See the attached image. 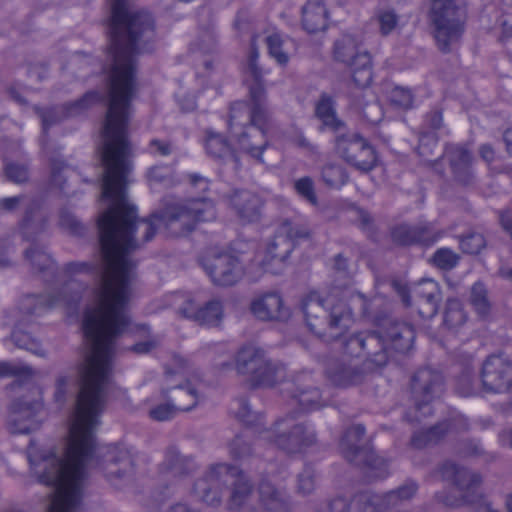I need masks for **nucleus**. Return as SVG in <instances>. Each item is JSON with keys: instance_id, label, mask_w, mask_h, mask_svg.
I'll return each instance as SVG.
<instances>
[{"instance_id": "1", "label": "nucleus", "mask_w": 512, "mask_h": 512, "mask_svg": "<svg viewBox=\"0 0 512 512\" xmlns=\"http://www.w3.org/2000/svg\"><path fill=\"white\" fill-rule=\"evenodd\" d=\"M100 274L95 302L87 308L82 324L88 347L78 366L79 391L67 443L60 453L28 451L33 474L40 483L54 488L48 512L80 511L87 469L94 463L115 486L129 481L134 472L129 450L118 446L96 449L94 432L105 406L116 339L125 331L132 334L136 343L129 349L135 354L151 352L159 339L147 325L132 324L128 314L136 274L106 266Z\"/></svg>"}, {"instance_id": "2", "label": "nucleus", "mask_w": 512, "mask_h": 512, "mask_svg": "<svg viewBox=\"0 0 512 512\" xmlns=\"http://www.w3.org/2000/svg\"><path fill=\"white\" fill-rule=\"evenodd\" d=\"M108 108L101 132L100 155L104 167L101 198L110 201L98 217L103 266L135 274L131 254L150 241L160 225L179 237L192 232L198 223L215 218V207L207 198L167 203L159 214L139 219L126 199L130 171L127 127L131 102L137 91V54L154 39L153 19L109 20Z\"/></svg>"}, {"instance_id": "3", "label": "nucleus", "mask_w": 512, "mask_h": 512, "mask_svg": "<svg viewBox=\"0 0 512 512\" xmlns=\"http://www.w3.org/2000/svg\"><path fill=\"white\" fill-rule=\"evenodd\" d=\"M335 272L342 280L334 284L326 296L310 292L302 300V311L308 329L325 341H333L345 334L353 323V312L347 300L359 302L365 310L366 300L359 293L348 290L352 273L347 260L338 254L334 258Z\"/></svg>"}, {"instance_id": "4", "label": "nucleus", "mask_w": 512, "mask_h": 512, "mask_svg": "<svg viewBox=\"0 0 512 512\" xmlns=\"http://www.w3.org/2000/svg\"><path fill=\"white\" fill-rule=\"evenodd\" d=\"M258 52L252 43L247 63V72L253 78L250 86L251 107L245 102H235L230 107L228 128L239 149L251 157L261 160L268 146L266 129L270 113L266 106V94L261 82L262 71L257 65Z\"/></svg>"}, {"instance_id": "5", "label": "nucleus", "mask_w": 512, "mask_h": 512, "mask_svg": "<svg viewBox=\"0 0 512 512\" xmlns=\"http://www.w3.org/2000/svg\"><path fill=\"white\" fill-rule=\"evenodd\" d=\"M82 286L75 280L65 283L62 290L57 295L52 296H35L26 297L21 303V311L24 318L21 319L11 334L12 341L21 349H25L37 356L45 357L46 353L41 345L32 338L28 333L22 330V326L33 315H40L46 309L55 306L71 307L80 300Z\"/></svg>"}, {"instance_id": "6", "label": "nucleus", "mask_w": 512, "mask_h": 512, "mask_svg": "<svg viewBox=\"0 0 512 512\" xmlns=\"http://www.w3.org/2000/svg\"><path fill=\"white\" fill-rule=\"evenodd\" d=\"M428 18L438 48L450 52L464 32L465 13L461 0H431Z\"/></svg>"}, {"instance_id": "7", "label": "nucleus", "mask_w": 512, "mask_h": 512, "mask_svg": "<svg viewBox=\"0 0 512 512\" xmlns=\"http://www.w3.org/2000/svg\"><path fill=\"white\" fill-rule=\"evenodd\" d=\"M309 236L310 230L306 225L289 219L283 220L259 262L262 272L280 274L295 245L301 240L308 239Z\"/></svg>"}, {"instance_id": "8", "label": "nucleus", "mask_w": 512, "mask_h": 512, "mask_svg": "<svg viewBox=\"0 0 512 512\" xmlns=\"http://www.w3.org/2000/svg\"><path fill=\"white\" fill-rule=\"evenodd\" d=\"M235 368L253 387H270L285 376L284 367L269 359L265 352L256 346H243L236 354Z\"/></svg>"}, {"instance_id": "9", "label": "nucleus", "mask_w": 512, "mask_h": 512, "mask_svg": "<svg viewBox=\"0 0 512 512\" xmlns=\"http://www.w3.org/2000/svg\"><path fill=\"white\" fill-rule=\"evenodd\" d=\"M334 60L349 68L353 83L364 89L372 82L373 64L370 52L351 34H343L334 42Z\"/></svg>"}, {"instance_id": "10", "label": "nucleus", "mask_w": 512, "mask_h": 512, "mask_svg": "<svg viewBox=\"0 0 512 512\" xmlns=\"http://www.w3.org/2000/svg\"><path fill=\"white\" fill-rule=\"evenodd\" d=\"M438 472L444 480L451 481L460 493L459 497H450L445 492H439L435 495L439 503L455 507L465 503H475L481 498L482 477L480 474L451 461L443 462L439 466Z\"/></svg>"}, {"instance_id": "11", "label": "nucleus", "mask_w": 512, "mask_h": 512, "mask_svg": "<svg viewBox=\"0 0 512 512\" xmlns=\"http://www.w3.org/2000/svg\"><path fill=\"white\" fill-rule=\"evenodd\" d=\"M264 440L273 443L287 454L302 453L316 443L314 430L304 422H295L292 416L277 421L264 431Z\"/></svg>"}, {"instance_id": "12", "label": "nucleus", "mask_w": 512, "mask_h": 512, "mask_svg": "<svg viewBox=\"0 0 512 512\" xmlns=\"http://www.w3.org/2000/svg\"><path fill=\"white\" fill-rule=\"evenodd\" d=\"M188 361L180 356L173 359V367L165 373L162 398L171 401L179 412L190 411L199 402L196 388L186 379Z\"/></svg>"}, {"instance_id": "13", "label": "nucleus", "mask_w": 512, "mask_h": 512, "mask_svg": "<svg viewBox=\"0 0 512 512\" xmlns=\"http://www.w3.org/2000/svg\"><path fill=\"white\" fill-rule=\"evenodd\" d=\"M237 473L235 466L228 463L211 465L199 477L192 488V495L201 503L210 507H219L224 493L231 482V476Z\"/></svg>"}, {"instance_id": "14", "label": "nucleus", "mask_w": 512, "mask_h": 512, "mask_svg": "<svg viewBox=\"0 0 512 512\" xmlns=\"http://www.w3.org/2000/svg\"><path fill=\"white\" fill-rule=\"evenodd\" d=\"M201 264L212 283L220 287L234 286L245 274L244 260L232 252L212 253Z\"/></svg>"}, {"instance_id": "15", "label": "nucleus", "mask_w": 512, "mask_h": 512, "mask_svg": "<svg viewBox=\"0 0 512 512\" xmlns=\"http://www.w3.org/2000/svg\"><path fill=\"white\" fill-rule=\"evenodd\" d=\"M336 150L341 158L360 172H369L376 165V153L370 143L357 133L336 137Z\"/></svg>"}, {"instance_id": "16", "label": "nucleus", "mask_w": 512, "mask_h": 512, "mask_svg": "<svg viewBox=\"0 0 512 512\" xmlns=\"http://www.w3.org/2000/svg\"><path fill=\"white\" fill-rule=\"evenodd\" d=\"M441 373L431 368L419 369L412 378L411 393L415 409L421 416L432 413L430 403L443 391Z\"/></svg>"}, {"instance_id": "17", "label": "nucleus", "mask_w": 512, "mask_h": 512, "mask_svg": "<svg viewBox=\"0 0 512 512\" xmlns=\"http://www.w3.org/2000/svg\"><path fill=\"white\" fill-rule=\"evenodd\" d=\"M482 387L488 392L501 393L512 387V362L499 356H491L483 363Z\"/></svg>"}, {"instance_id": "18", "label": "nucleus", "mask_w": 512, "mask_h": 512, "mask_svg": "<svg viewBox=\"0 0 512 512\" xmlns=\"http://www.w3.org/2000/svg\"><path fill=\"white\" fill-rule=\"evenodd\" d=\"M258 512H292V499L284 486L264 476L258 483Z\"/></svg>"}, {"instance_id": "19", "label": "nucleus", "mask_w": 512, "mask_h": 512, "mask_svg": "<svg viewBox=\"0 0 512 512\" xmlns=\"http://www.w3.org/2000/svg\"><path fill=\"white\" fill-rule=\"evenodd\" d=\"M42 404L39 401L18 400L13 403L9 420L10 431L26 434L39 429L42 423Z\"/></svg>"}, {"instance_id": "20", "label": "nucleus", "mask_w": 512, "mask_h": 512, "mask_svg": "<svg viewBox=\"0 0 512 512\" xmlns=\"http://www.w3.org/2000/svg\"><path fill=\"white\" fill-rule=\"evenodd\" d=\"M251 313L261 321H284L290 316L281 295L266 292L255 296L250 303Z\"/></svg>"}, {"instance_id": "21", "label": "nucleus", "mask_w": 512, "mask_h": 512, "mask_svg": "<svg viewBox=\"0 0 512 512\" xmlns=\"http://www.w3.org/2000/svg\"><path fill=\"white\" fill-rule=\"evenodd\" d=\"M383 344L380 336L375 332H361L351 335L343 345L344 353L352 357H360L362 355L373 356L372 359L378 364L386 362L385 353H380Z\"/></svg>"}, {"instance_id": "22", "label": "nucleus", "mask_w": 512, "mask_h": 512, "mask_svg": "<svg viewBox=\"0 0 512 512\" xmlns=\"http://www.w3.org/2000/svg\"><path fill=\"white\" fill-rule=\"evenodd\" d=\"M414 303L419 315L424 319L436 315L441 301V292L437 282L432 279H423L413 287Z\"/></svg>"}, {"instance_id": "23", "label": "nucleus", "mask_w": 512, "mask_h": 512, "mask_svg": "<svg viewBox=\"0 0 512 512\" xmlns=\"http://www.w3.org/2000/svg\"><path fill=\"white\" fill-rule=\"evenodd\" d=\"M380 501L379 496L365 492L351 499L335 498L318 512H383L379 507Z\"/></svg>"}, {"instance_id": "24", "label": "nucleus", "mask_w": 512, "mask_h": 512, "mask_svg": "<svg viewBox=\"0 0 512 512\" xmlns=\"http://www.w3.org/2000/svg\"><path fill=\"white\" fill-rule=\"evenodd\" d=\"M392 239L396 244L408 246L413 244H433L441 233L431 224L407 225L401 224L392 230Z\"/></svg>"}, {"instance_id": "25", "label": "nucleus", "mask_w": 512, "mask_h": 512, "mask_svg": "<svg viewBox=\"0 0 512 512\" xmlns=\"http://www.w3.org/2000/svg\"><path fill=\"white\" fill-rule=\"evenodd\" d=\"M227 201L243 223L256 222L261 217V198L247 190H237L228 195Z\"/></svg>"}, {"instance_id": "26", "label": "nucleus", "mask_w": 512, "mask_h": 512, "mask_svg": "<svg viewBox=\"0 0 512 512\" xmlns=\"http://www.w3.org/2000/svg\"><path fill=\"white\" fill-rule=\"evenodd\" d=\"M179 313L199 324L216 325L222 319L223 305L214 299L200 306L193 299H187L179 308Z\"/></svg>"}, {"instance_id": "27", "label": "nucleus", "mask_w": 512, "mask_h": 512, "mask_svg": "<svg viewBox=\"0 0 512 512\" xmlns=\"http://www.w3.org/2000/svg\"><path fill=\"white\" fill-rule=\"evenodd\" d=\"M414 338L415 331L410 324L397 321L390 322L384 331V335L380 337L383 344L380 352L385 350L388 345L397 352H407L411 349Z\"/></svg>"}, {"instance_id": "28", "label": "nucleus", "mask_w": 512, "mask_h": 512, "mask_svg": "<svg viewBox=\"0 0 512 512\" xmlns=\"http://www.w3.org/2000/svg\"><path fill=\"white\" fill-rule=\"evenodd\" d=\"M328 378L337 386L347 387L360 383L363 372L357 364L343 359L331 360L326 368Z\"/></svg>"}, {"instance_id": "29", "label": "nucleus", "mask_w": 512, "mask_h": 512, "mask_svg": "<svg viewBox=\"0 0 512 512\" xmlns=\"http://www.w3.org/2000/svg\"><path fill=\"white\" fill-rule=\"evenodd\" d=\"M364 434L365 428L358 424L348 428L341 438V453L350 463L360 464L362 455L370 449L362 443Z\"/></svg>"}, {"instance_id": "30", "label": "nucleus", "mask_w": 512, "mask_h": 512, "mask_svg": "<svg viewBox=\"0 0 512 512\" xmlns=\"http://www.w3.org/2000/svg\"><path fill=\"white\" fill-rule=\"evenodd\" d=\"M445 155L457 181L464 185L470 184L473 179L470 152L462 146L449 145L446 148Z\"/></svg>"}, {"instance_id": "31", "label": "nucleus", "mask_w": 512, "mask_h": 512, "mask_svg": "<svg viewBox=\"0 0 512 512\" xmlns=\"http://www.w3.org/2000/svg\"><path fill=\"white\" fill-rule=\"evenodd\" d=\"M292 405H298L301 410L308 411L320 406V392L313 387L310 375L298 376L294 382Z\"/></svg>"}, {"instance_id": "32", "label": "nucleus", "mask_w": 512, "mask_h": 512, "mask_svg": "<svg viewBox=\"0 0 512 512\" xmlns=\"http://www.w3.org/2000/svg\"><path fill=\"white\" fill-rule=\"evenodd\" d=\"M328 18V11L323 0H308L302 8V26L308 33L325 30Z\"/></svg>"}, {"instance_id": "33", "label": "nucleus", "mask_w": 512, "mask_h": 512, "mask_svg": "<svg viewBox=\"0 0 512 512\" xmlns=\"http://www.w3.org/2000/svg\"><path fill=\"white\" fill-rule=\"evenodd\" d=\"M237 473L231 476V487L228 497V508L230 510H239L243 507L253 493V485L245 473L235 466Z\"/></svg>"}, {"instance_id": "34", "label": "nucleus", "mask_w": 512, "mask_h": 512, "mask_svg": "<svg viewBox=\"0 0 512 512\" xmlns=\"http://www.w3.org/2000/svg\"><path fill=\"white\" fill-rule=\"evenodd\" d=\"M162 468L174 477L188 475L196 470V463L190 456L183 455L176 447H169L165 453Z\"/></svg>"}, {"instance_id": "35", "label": "nucleus", "mask_w": 512, "mask_h": 512, "mask_svg": "<svg viewBox=\"0 0 512 512\" xmlns=\"http://www.w3.org/2000/svg\"><path fill=\"white\" fill-rule=\"evenodd\" d=\"M456 421V419L449 420L447 422L440 423L429 430L415 433L411 439L412 446L420 449L426 445L437 443L450 430L467 428V424L463 420H459L461 422V427L458 428Z\"/></svg>"}, {"instance_id": "36", "label": "nucleus", "mask_w": 512, "mask_h": 512, "mask_svg": "<svg viewBox=\"0 0 512 512\" xmlns=\"http://www.w3.org/2000/svg\"><path fill=\"white\" fill-rule=\"evenodd\" d=\"M45 216L40 211L38 203H32L25 210V215L20 223L22 236L27 241H34L36 236L45 228Z\"/></svg>"}, {"instance_id": "37", "label": "nucleus", "mask_w": 512, "mask_h": 512, "mask_svg": "<svg viewBox=\"0 0 512 512\" xmlns=\"http://www.w3.org/2000/svg\"><path fill=\"white\" fill-rule=\"evenodd\" d=\"M361 458L362 462L355 465L363 468L368 477L380 479L389 474L387 461L375 455L371 449L362 455Z\"/></svg>"}, {"instance_id": "38", "label": "nucleus", "mask_w": 512, "mask_h": 512, "mask_svg": "<svg viewBox=\"0 0 512 512\" xmlns=\"http://www.w3.org/2000/svg\"><path fill=\"white\" fill-rule=\"evenodd\" d=\"M316 115L322 121L323 125L334 130L340 131L344 127V123L336 116L332 99L323 95L316 105Z\"/></svg>"}, {"instance_id": "39", "label": "nucleus", "mask_w": 512, "mask_h": 512, "mask_svg": "<svg viewBox=\"0 0 512 512\" xmlns=\"http://www.w3.org/2000/svg\"><path fill=\"white\" fill-rule=\"evenodd\" d=\"M418 485L414 481H406L397 489L387 492L382 501L387 508L397 507L398 505L411 500L417 493Z\"/></svg>"}, {"instance_id": "40", "label": "nucleus", "mask_w": 512, "mask_h": 512, "mask_svg": "<svg viewBox=\"0 0 512 512\" xmlns=\"http://www.w3.org/2000/svg\"><path fill=\"white\" fill-rule=\"evenodd\" d=\"M236 417L246 426L253 427L259 434V437L264 440V431L269 428L264 427L263 416L259 413L253 412L246 400H240L238 402Z\"/></svg>"}, {"instance_id": "41", "label": "nucleus", "mask_w": 512, "mask_h": 512, "mask_svg": "<svg viewBox=\"0 0 512 512\" xmlns=\"http://www.w3.org/2000/svg\"><path fill=\"white\" fill-rule=\"evenodd\" d=\"M467 316L462 303L457 299H448L444 311V325L450 330H457L466 322Z\"/></svg>"}, {"instance_id": "42", "label": "nucleus", "mask_w": 512, "mask_h": 512, "mask_svg": "<svg viewBox=\"0 0 512 512\" xmlns=\"http://www.w3.org/2000/svg\"><path fill=\"white\" fill-rule=\"evenodd\" d=\"M346 170L339 164L327 163L321 170V179L330 188L339 189L348 181Z\"/></svg>"}, {"instance_id": "43", "label": "nucleus", "mask_w": 512, "mask_h": 512, "mask_svg": "<svg viewBox=\"0 0 512 512\" xmlns=\"http://www.w3.org/2000/svg\"><path fill=\"white\" fill-rule=\"evenodd\" d=\"M470 303L480 316H486L491 308L488 298V290L481 282H476L471 287Z\"/></svg>"}, {"instance_id": "44", "label": "nucleus", "mask_w": 512, "mask_h": 512, "mask_svg": "<svg viewBox=\"0 0 512 512\" xmlns=\"http://www.w3.org/2000/svg\"><path fill=\"white\" fill-rule=\"evenodd\" d=\"M205 147L207 153L215 158H224L231 154L227 140L218 133L209 132L207 134Z\"/></svg>"}, {"instance_id": "45", "label": "nucleus", "mask_w": 512, "mask_h": 512, "mask_svg": "<svg viewBox=\"0 0 512 512\" xmlns=\"http://www.w3.org/2000/svg\"><path fill=\"white\" fill-rule=\"evenodd\" d=\"M24 256L31 265L40 272L50 270L54 267V262L50 255L38 247H31L27 249Z\"/></svg>"}, {"instance_id": "46", "label": "nucleus", "mask_w": 512, "mask_h": 512, "mask_svg": "<svg viewBox=\"0 0 512 512\" xmlns=\"http://www.w3.org/2000/svg\"><path fill=\"white\" fill-rule=\"evenodd\" d=\"M179 411L174 404L163 398V401L150 407L148 416L150 419L158 422L169 421L173 419Z\"/></svg>"}, {"instance_id": "47", "label": "nucleus", "mask_w": 512, "mask_h": 512, "mask_svg": "<svg viewBox=\"0 0 512 512\" xmlns=\"http://www.w3.org/2000/svg\"><path fill=\"white\" fill-rule=\"evenodd\" d=\"M268 51L271 57H273L280 65L287 64L289 57L284 49L285 40L278 33H273L266 38Z\"/></svg>"}, {"instance_id": "48", "label": "nucleus", "mask_w": 512, "mask_h": 512, "mask_svg": "<svg viewBox=\"0 0 512 512\" xmlns=\"http://www.w3.org/2000/svg\"><path fill=\"white\" fill-rule=\"evenodd\" d=\"M479 388L474 373L466 368L457 378L456 391L464 397L477 394Z\"/></svg>"}, {"instance_id": "49", "label": "nucleus", "mask_w": 512, "mask_h": 512, "mask_svg": "<svg viewBox=\"0 0 512 512\" xmlns=\"http://www.w3.org/2000/svg\"><path fill=\"white\" fill-rule=\"evenodd\" d=\"M103 100V96L97 91H89L87 92L81 99L67 104L65 106V115L73 116L84 109L88 108L90 105L100 102Z\"/></svg>"}, {"instance_id": "50", "label": "nucleus", "mask_w": 512, "mask_h": 512, "mask_svg": "<svg viewBox=\"0 0 512 512\" xmlns=\"http://www.w3.org/2000/svg\"><path fill=\"white\" fill-rule=\"evenodd\" d=\"M354 105L362 113L363 118L371 124H376L383 118L382 108L377 101H367L364 104L355 101Z\"/></svg>"}, {"instance_id": "51", "label": "nucleus", "mask_w": 512, "mask_h": 512, "mask_svg": "<svg viewBox=\"0 0 512 512\" xmlns=\"http://www.w3.org/2000/svg\"><path fill=\"white\" fill-rule=\"evenodd\" d=\"M486 245L482 234L470 232L460 239V247L463 252L468 254H478Z\"/></svg>"}, {"instance_id": "52", "label": "nucleus", "mask_w": 512, "mask_h": 512, "mask_svg": "<svg viewBox=\"0 0 512 512\" xmlns=\"http://www.w3.org/2000/svg\"><path fill=\"white\" fill-rule=\"evenodd\" d=\"M296 192L311 205L318 204L314 182L310 177H302L294 182Z\"/></svg>"}, {"instance_id": "53", "label": "nucleus", "mask_w": 512, "mask_h": 512, "mask_svg": "<svg viewBox=\"0 0 512 512\" xmlns=\"http://www.w3.org/2000/svg\"><path fill=\"white\" fill-rule=\"evenodd\" d=\"M459 261V256L448 248L438 249L433 255V263L440 269L451 270Z\"/></svg>"}, {"instance_id": "54", "label": "nucleus", "mask_w": 512, "mask_h": 512, "mask_svg": "<svg viewBox=\"0 0 512 512\" xmlns=\"http://www.w3.org/2000/svg\"><path fill=\"white\" fill-rule=\"evenodd\" d=\"M72 382V376L60 375L56 378L53 400L59 407L65 404Z\"/></svg>"}, {"instance_id": "55", "label": "nucleus", "mask_w": 512, "mask_h": 512, "mask_svg": "<svg viewBox=\"0 0 512 512\" xmlns=\"http://www.w3.org/2000/svg\"><path fill=\"white\" fill-rule=\"evenodd\" d=\"M34 374V371L29 366L12 364L10 362H0V377L17 376L31 378Z\"/></svg>"}, {"instance_id": "56", "label": "nucleus", "mask_w": 512, "mask_h": 512, "mask_svg": "<svg viewBox=\"0 0 512 512\" xmlns=\"http://www.w3.org/2000/svg\"><path fill=\"white\" fill-rule=\"evenodd\" d=\"M216 38L211 29L201 31L193 42L192 48L202 53H210L215 49Z\"/></svg>"}, {"instance_id": "57", "label": "nucleus", "mask_w": 512, "mask_h": 512, "mask_svg": "<svg viewBox=\"0 0 512 512\" xmlns=\"http://www.w3.org/2000/svg\"><path fill=\"white\" fill-rule=\"evenodd\" d=\"M390 101L400 108L408 109L412 107L413 94L411 90L397 86L390 92Z\"/></svg>"}, {"instance_id": "58", "label": "nucleus", "mask_w": 512, "mask_h": 512, "mask_svg": "<svg viewBox=\"0 0 512 512\" xmlns=\"http://www.w3.org/2000/svg\"><path fill=\"white\" fill-rule=\"evenodd\" d=\"M315 489V472L311 467H305L298 475L297 491L303 495L310 494Z\"/></svg>"}, {"instance_id": "59", "label": "nucleus", "mask_w": 512, "mask_h": 512, "mask_svg": "<svg viewBox=\"0 0 512 512\" xmlns=\"http://www.w3.org/2000/svg\"><path fill=\"white\" fill-rule=\"evenodd\" d=\"M4 171L6 177L14 183L20 184L28 179V168L25 164L7 163L5 164Z\"/></svg>"}, {"instance_id": "60", "label": "nucleus", "mask_w": 512, "mask_h": 512, "mask_svg": "<svg viewBox=\"0 0 512 512\" xmlns=\"http://www.w3.org/2000/svg\"><path fill=\"white\" fill-rule=\"evenodd\" d=\"M247 436L237 435L230 444V454L235 459H244L251 454V446L246 440Z\"/></svg>"}, {"instance_id": "61", "label": "nucleus", "mask_w": 512, "mask_h": 512, "mask_svg": "<svg viewBox=\"0 0 512 512\" xmlns=\"http://www.w3.org/2000/svg\"><path fill=\"white\" fill-rule=\"evenodd\" d=\"M42 121L43 131L46 132L50 126L57 123L64 116V112L58 108L43 110L35 108Z\"/></svg>"}, {"instance_id": "62", "label": "nucleus", "mask_w": 512, "mask_h": 512, "mask_svg": "<svg viewBox=\"0 0 512 512\" xmlns=\"http://www.w3.org/2000/svg\"><path fill=\"white\" fill-rule=\"evenodd\" d=\"M64 272L67 276H75L82 273L100 272L98 264L90 262H70L65 265Z\"/></svg>"}, {"instance_id": "63", "label": "nucleus", "mask_w": 512, "mask_h": 512, "mask_svg": "<svg viewBox=\"0 0 512 512\" xmlns=\"http://www.w3.org/2000/svg\"><path fill=\"white\" fill-rule=\"evenodd\" d=\"M378 23L380 33L386 36L396 28L398 16L393 11H383L378 15Z\"/></svg>"}, {"instance_id": "64", "label": "nucleus", "mask_w": 512, "mask_h": 512, "mask_svg": "<svg viewBox=\"0 0 512 512\" xmlns=\"http://www.w3.org/2000/svg\"><path fill=\"white\" fill-rule=\"evenodd\" d=\"M437 144V139L434 134L422 133L419 139V145L417 147L418 154L425 158L427 162L432 163V160L427 157L432 154V147Z\"/></svg>"}]
</instances>
